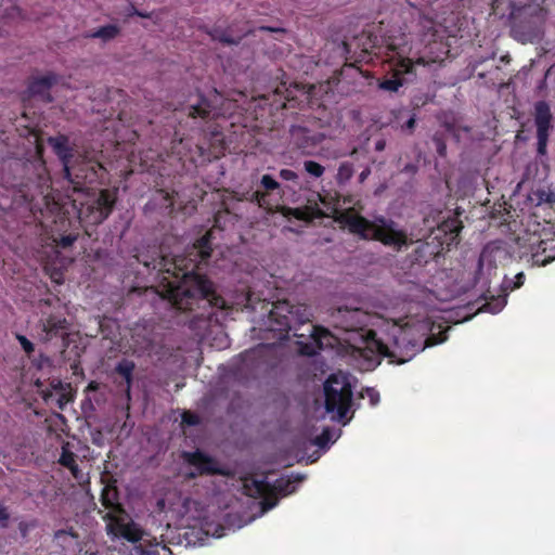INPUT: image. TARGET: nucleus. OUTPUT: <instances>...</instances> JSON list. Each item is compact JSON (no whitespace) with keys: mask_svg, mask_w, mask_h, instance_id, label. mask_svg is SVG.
<instances>
[{"mask_svg":"<svg viewBox=\"0 0 555 555\" xmlns=\"http://www.w3.org/2000/svg\"><path fill=\"white\" fill-rule=\"evenodd\" d=\"M14 170L23 173L20 180H15L12 186L16 189L18 196L30 207L37 208L35 202L40 197L46 206L39 208L40 224L50 230L51 238L56 247L67 249L78 240L82 225H99L112 214L117 194L109 189L99 192H86V198L77 205L73 201V208L77 211V219H72L65 205L59 201H51L48 192L50 177L42 159L15 162Z\"/></svg>","mask_w":555,"mask_h":555,"instance_id":"nucleus-1","label":"nucleus"},{"mask_svg":"<svg viewBox=\"0 0 555 555\" xmlns=\"http://www.w3.org/2000/svg\"><path fill=\"white\" fill-rule=\"evenodd\" d=\"M211 232L205 233L193 244L189 255L169 257L160 250L151 262H144L158 272L157 293L176 310L193 311L201 302L219 309L227 307L214 283L197 272L199 264L211 256Z\"/></svg>","mask_w":555,"mask_h":555,"instance_id":"nucleus-2","label":"nucleus"},{"mask_svg":"<svg viewBox=\"0 0 555 555\" xmlns=\"http://www.w3.org/2000/svg\"><path fill=\"white\" fill-rule=\"evenodd\" d=\"M313 318L310 308L306 304L293 305L288 300H280L272 304L268 319L258 328V338L262 340L253 349L241 353L242 362L248 366L263 351L270 350L283 340L288 338L289 332L296 337H305L306 334L298 333V327L311 323Z\"/></svg>","mask_w":555,"mask_h":555,"instance_id":"nucleus-3","label":"nucleus"},{"mask_svg":"<svg viewBox=\"0 0 555 555\" xmlns=\"http://www.w3.org/2000/svg\"><path fill=\"white\" fill-rule=\"evenodd\" d=\"M399 14L395 11L391 12L389 22L380 20L376 28V33L365 29L359 36L348 43L344 42L347 53L350 52L351 47H356L354 62L369 63L372 61L373 55H378L383 48L395 53L398 52L402 44H405V25L398 24Z\"/></svg>","mask_w":555,"mask_h":555,"instance_id":"nucleus-4","label":"nucleus"},{"mask_svg":"<svg viewBox=\"0 0 555 555\" xmlns=\"http://www.w3.org/2000/svg\"><path fill=\"white\" fill-rule=\"evenodd\" d=\"M337 220L346 225L350 233L359 235L363 240L380 242L395 251H400L412 243L404 229L399 228L396 221L384 216L375 217L371 221L361 215L347 210L341 212Z\"/></svg>","mask_w":555,"mask_h":555,"instance_id":"nucleus-5","label":"nucleus"},{"mask_svg":"<svg viewBox=\"0 0 555 555\" xmlns=\"http://www.w3.org/2000/svg\"><path fill=\"white\" fill-rule=\"evenodd\" d=\"M365 340L367 345L374 347L379 354L400 364L411 360L424 349L422 337H416L412 328H398L397 334L393 335L391 347L378 339L377 334L372 330L366 332Z\"/></svg>","mask_w":555,"mask_h":555,"instance_id":"nucleus-6","label":"nucleus"},{"mask_svg":"<svg viewBox=\"0 0 555 555\" xmlns=\"http://www.w3.org/2000/svg\"><path fill=\"white\" fill-rule=\"evenodd\" d=\"M547 11L540 5H526L512 14L511 33L521 42H538L544 35Z\"/></svg>","mask_w":555,"mask_h":555,"instance_id":"nucleus-7","label":"nucleus"},{"mask_svg":"<svg viewBox=\"0 0 555 555\" xmlns=\"http://www.w3.org/2000/svg\"><path fill=\"white\" fill-rule=\"evenodd\" d=\"M63 171L64 178L72 185L74 192L86 193L101 182L106 170L99 162L80 158L74 160Z\"/></svg>","mask_w":555,"mask_h":555,"instance_id":"nucleus-8","label":"nucleus"},{"mask_svg":"<svg viewBox=\"0 0 555 555\" xmlns=\"http://www.w3.org/2000/svg\"><path fill=\"white\" fill-rule=\"evenodd\" d=\"M294 490L293 482L289 479L279 478L271 485L266 478L247 479L244 482V492L246 495L261 499V509L268 512L276 503V494L287 495Z\"/></svg>","mask_w":555,"mask_h":555,"instance_id":"nucleus-9","label":"nucleus"},{"mask_svg":"<svg viewBox=\"0 0 555 555\" xmlns=\"http://www.w3.org/2000/svg\"><path fill=\"white\" fill-rule=\"evenodd\" d=\"M391 63V77L385 78L379 82V88L390 92H397L400 87L413 81L416 77L415 66H425L427 62L424 57H418L415 61L410 57L402 56L398 51L396 55L390 59Z\"/></svg>","mask_w":555,"mask_h":555,"instance_id":"nucleus-10","label":"nucleus"},{"mask_svg":"<svg viewBox=\"0 0 555 555\" xmlns=\"http://www.w3.org/2000/svg\"><path fill=\"white\" fill-rule=\"evenodd\" d=\"M324 395L326 411L336 412L337 420L343 422L352 403L351 385L331 375L324 385Z\"/></svg>","mask_w":555,"mask_h":555,"instance_id":"nucleus-11","label":"nucleus"},{"mask_svg":"<svg viewBox=\"0 0 555 555\" xmlns=\"http://www.w3.org/2000/svg\"><path fill=\"white\" fill-rule=\"evenodd\" d=\"M284 192L281 184L270 175H263L259 181L258 189L250 195L249 201L268 214H274L280 205Z\"/></svg>","mask_w":555,"mask_h":555,"instance_id":"nucleus-12","label":"nucleus"},{"mask_svg":"<svg viewBox=\"0 0 555 555\" xmlns=\"http://www.w3.org/2000/svg\"><path fill=\"white\" fill-rule=\"evenodd\" d=\"M553 115L550 105L545 101L534 104V125L537 129V154L544 157L547 154L550 132L553 128Z\"/></svg>","mask_w":555,"mask_h":555,"instance_id":"nucleus-13","label":"nucleus"},{"mask_svg":"<svg viewBox=\"0 0 555 555\" xmlns=\"http://www.w3.org/2000/svg\"><path fill=\"white\" fill-rule=\"evenodd\" d=\"M335 327L357 332L366 325V314L359 308L338 307L331 314Z\"/></svg>","mask_w":555,"mask_h":555,"instance_id":"nucleus-14","label":"nucleus"},{"mask_svg":"<svg viewBox=\"0 0 555 555\" xmlns=\"http://www.w3.org/2000/svg\"><path fill=\"white\" fill-rule=\"evenodd\" d=\"M218 95L210 100L202 93L196 94L194 102L190 101L184 107L186 115L192 119L208 121L222 115L221 108L217 105Z\"/></svg>","mask_w":555,"mask_h":555,"instance_id":"nucleus-15","label":"nucleus"},{"mask_svg":"<svg viewBox=\"0 0 555 555\" xmlns=\"http://www.w3.org/2000/svg\"><path fill=\"white\" fill-rule=\"evenodd\" d=\"M183 457L188 464L196 468V473L190 474L192 478L197 475H225V470L219 466V463L212 456L196 450L194 452H185Z\"/></svg>","mask_w":555,"mask_h":555,"instance_id":"nucleus-16","label":"nucleus"},{"mask_svg":"<svg viewBox=\"0 0 555 555\" xmlns=\"http://www.w3.org/2000/svg\"><path fill=\"white\" fill-rule=\"evenodd\" d=\"M56 82L57 75L54 73H48L40 77H30L23 101L25 102L28 99L38 98L44 103H51L53 101L51 89Z\"/></svg>","mask_w":555,"mask_h":555,"instance_id":"nucleus-17","label":"nucleus"},{"mask_svg":"<svg viewBox=\"0 0 555 555\" xmlns=\"http://www.w3.org/2000/svg\"><path fill=\"white\" fill-rule=\"evenodd\" d=\"M42 324L41 338L44 341H50L54 338L62 339V346H68L67 336L69 331V323L65 317L61 314H50L44 320L40 321Z\"/></svg>","mask_w":555,"mask_h":555,"instance_id":"nucleus-18","label":"nucleus"},{"mask_svg":"<svg viewBox=\"0 0 555 555\" xmlns=\"http://www.w3.org/2000/svg\"><path fill=\"white\" fill-rule=\"evenodd\" d=\"M289 134L291 142L304 154H310L323 139L320 132L299 125L292 126Z\"/></svg>","mask_w":555,"mask_h":555,"instance_id":"nucleus-19","label":"nucleus"},{"mask_svg":"<svg viewBox=\"0 0 555 555\" xmlns=\"http://www.w3.org/2000/svg\"><path fill=\"white\" fill-rule=\"evenodd\" d=\"M462 229L463 223L459 214H452L438 222L437 228L431 230V234H435V238L441 241V244L451 245L456 242Z\"/></svg>","mask_w":555,"mask_h":555,"instance_id":"nucleus-20","label":"nucleus"},{"mask_svg":"<svg viewBox=\"0 0 555 555\" xmlns=\"http://www.w3.org/2000/svg\"><path fill=\"white\" fill-rule=\"evenodd\" d=\"M10 3L4 5L2 2L0 4V35L9 36L18 24L22 22V11L21 9L13 2V0H8Z\"/></svg>","mask_w":555,"mask_h":555,"instance_id":"nucleus-21","label":"nucleus"},{"mask_svg":"<svg viewBox=\"0 0 555 555\" xmlns=\"http://www.w3.org/2000/svg\"><path fill=\"white\" fill-rule=\"evenodd\" d=\"M48 144L52 147L54 154L59 157L62 163L63 169L73 163L74 149L69 143V139L65 134H59L50 137Z\"/></svg>","mask_w":555,"mask_h":555,"instance_id":"nucleus-22","label":"nucleus"},{"mask_svg":"<svg viewBox=\"0 0 555 555\" xmlns=\"http://www.w3.org/2000/svg\"><path fill=\"white\" fill-rule=\"evenodd\" d=\"M279 212L286 219H297L300 221L311 222L315 218L321 216V210L315 206H304V207H287L283 205H279L274 210V214Z\"/></svg>","mask_w":555,"mask_h":555,"instance_id":"nucleus-23","label":"nucleus"},{"mask_svg":"<svg viewBox=\"0 0 555 555\" xmlns=\"http://www.w3.org/2000/svg\"><path fill=\"white\" fill-rule=\"evenodd\" d=\"M176 194L175 191L169 192L164 189H158L151 199V205L159 210L160 214L171 216L175 211Z\"/></svg>","mask_w":555,"mask_h":555,"instance_id":"nucleus-24","label":"nucleus"},{"mask_svg":"<svg viewBox=\"0 0 555 555\" xmlns=\"http://www.w3.org/2000/svg\"><path fill=\"white\" fill-rule=\"evenodd\" d=\"M114 532L116 535L124 538L125 540L132 543H141L142 540V530L141 528L134 524L133 521H124L122 519L118 520L114 525Z\"/></svg>","mask_w":555,"mask_h":555,"instance_id":"nucleus-25","label":"nucleus"},{"mask_svg":"<svg viewBox=\"0 0 555 555\" xmlns=\"http://www.w3.org/2000/svg\"><path fill=\"white\" fill-rule=\"evenodd\" d=\"M555 260V241H541L539 250L532 254V263L535 266H546Z\"/></svg>","mask_w":555,"mask_h":555,"instance_id":"nucleus-26","label":"nucleus"},{"mask_svg":"<svg viewBox=\"0 0 555 555\" xmlns=\"http://www.w3.org/2000/svg\"><path fill=\"white\" fill-rule=\"evenodd\" d=\"M135 369V364L133 361L122 358L115 366V372L122 377L125 382V392L128 399H130L131 395V386L133 382V372Z\"/></svg>","mask_w":555,"mask_h":555,"instance_id":"nucleus-27","label":"nucleus"},{"mask_svg":"<svg viewBox=\"0 0 555 555\" xmlns=\"http://www.w3.org/2000/svg\"><path fill=\"white\" fill-rule=\"evenodd\" d=\"M79 535L74 530V528L68 529H60L56 530L53 534V540L55 544L62 550L67 551L69 550L73 544L78 540Z\"/></svg>","mask_w":555,"mask_h":555,"instance_id":"nucleus-28","label":"nucleus"},{"mask_svg":"<svg viewBox=\"0 0 555 555\" xmlns=\"http://www.w3.org/2000/svg\"><path fill=\"white\" fill-rule=\"evenodd\" d=\"M120 34V27L115 24L101 26L98 29L88 31L83 37L89 39H101L104 42L113 40Z\"/></svg>","mask_w":555,"mask_h":555,"instance_id":"nucleus-29","label":"nucleus"},{"mask_svg":"<svg viewBox=\"0 0 555 555\" xmlns=\"http://www.w3.org/2000/svg\"><path fill=\"white\" fill-rule=\"evenodd\" d=\"M159 548L169 551L166 545H162L158 542L139 543L133 546L130 555H160Z\"/></svg>","mask_w":555,"mask_h":555,"instance_id":"nucleus-30","label":"nucleus"},{"mask_svg":"<svg viewBox=\"0 0 555 555\" xmlns=\"http://www.w3.org/2000/svg\"><path fill=\"white\" fill-rule=\"evenodd\" d=\"M505 305H506L505 296H498V297L492 296L491 300L487 301L482 308L485 311H488L491 313H498L505 307Z\"/></svg>","mask_w":555,"mask_h":555,"instance_id":"nucleus-31","label":"nucleus"},{"mask_svg":"<svg viewBox=\"0 0 555 555\" xmlns=\"http://www.w3.org/2000/svg\"><path fill=\"white\" fill-rule=\"evenodd\" d=\"M304 168L313 178L322 177L325 171V168L314 160L304 162Z\"/></svg>","mask_w":555,"mask_h":555,"instance_id":"nucleus-32","label":"nucleus"},{"mask_svg":"<svg viewBox=\"0 0 555 555\" xmlns=\"http://www.w3.org/2000/svg\"><path fill=\"white\" fill-rule=\"evenodd\" d=\"M332 429L330 427H325L320 435H318L313 439V444L318 446L319 448H325L332 440Z\"/></svg>","mask_w":555,"mask_h":555,"instance_id":"nucleus-33","label":"nucleus"},{"mask_svg":"<svg viewBox=\"0 0 555 555\" xmlns=\"http://www.w3.org/2000/svg\"><path fill=\"white\" fill-rule=\"evenodd\" d=\"M38 520L37 519H30V520H22L18 522V531L23 539H26L29 534V532L38 527Z\"/></svg>","mask_w":555,"mask_h":555,"instance_id":"nucleus-34","label":"nucleus"},{"mask_svg":"<svg viewBox=\"0 0 555 555\" xmlns=\"http://www.w3.org/2000/svg\"><path fill=\"white\" fill-rule=\"evenodd\" d=\"M59 463L66 468L74 466V463H76L75 453L68 450L67 448H63L61 456L59 459Z\"/></svg>","mask_w":555,"mask_h":555,"instance_id":"nucleus-35","label":"nucleus"},{"mask_svg":"<svg viewBox=\"0 0 555 555\" xmlns=\"http://www.w3.org/2000/svg\"><path fill=\"white\" fill-rule=\"evenodd\" d=\"M248 33L249 31H246L245 34H243L241 36L234 37V36L231 35L229 29H224V31L222 34V37H219V42L224 43V44H229V46H231V44L236 46V44H238L241 42L242 38L244 36H246Z\"/></svg>","mask_w":555,"mask_h":555,"instance_id":"nucleus-36","label":"nucleus"},{"mask_svg":"<svg viewBox=\"0 0 555 555\" xmlns=\"http://www.w3.org/2000/svg\"><path fill=\"white\" fill-rule=\"evenodd\" d=\"M353 175L352 165L349 163L340 164L337 172V178L340 181L349 180Z\"/></svg>","mask_w":555,"mask_h":555,"instance_id":"nucleus-37","label":"nucleus"},{"mask_svg":"<svg viewBox=\"0 0 555 555\" xmlns=\"http://www.w3.org/2000/svg\"><path fill=\"white\" fill-rule=\"evenodd\" d=\"M111 494H113V496H114L115 490L109 489L108 487H105L101 494V502H102L103 506H105L106 508H112L115 505L114 498H111Z\"/></svg>","mask_w":555,"mask_h":555,"instance_id":"nucleus-38","label":"nucleus"},{"mask_svg":"<svg viewBox=\"0 0 555 555\" xmlns=\"http://www.w3.org/2000/svg\"><path fill=\"white\" fill-rule=\"evenodd\" d=\"M308 335L313 337V339L320 344H322V336H327L328 332L322 327L310 324L308 330Z\"/></svg>","mask_w":555,"mask_h":555,"instance_id":"nucleus-39","label":"nucleus"},{"mask_svg":"<svg viewBox=\"0 0 555 555\" xmlns=\"http://www.w3.org/2000/svg\"><path fill=\"white\" fill-rule=\"evenodd\" d=\"M16 339L18 340L22 349L27 353V356H30L34 352L35 346L26 336L16 335Z\"/></svg>","mask_w":555,"mask_h":555,"instance_id":"nucleus-40","label":"nucleus"},{"mask_svg":"<svg viewBox=\"0 0 555 555\" xmlns=\"http://www.w3.org/2000/svg\"><path fill=\"white\" fill-rule=\"evenodd\" d=\"M362 398H369L372 406L376 405L379 402V393L374 388H365L363 392H361Z\"/></svg>","mask_w":555,"mask_h":555,"instance_id":"nucleus-41","label":"nucleus"},{"mask_svg":"<svg viewBox=\"0 0 555 555\" xmlns=\"http://www.w3.org/2000/svg\"><path fill=\"white\" fill-rule=\"evenodd\" d=\"M279 177L284 181H292L295 184H298V175L292 169H281L279 171Z\"/></svg>","mask_w":555,"mask_h":555,"instance_id":"nucleus-42","label":"nucleus"},{"mask_svg":"<svg viewBox=\"0 0 555 555\" xmlns=\"http://www.w3.org/2000/svg\"><path fill=\"white\" fill-rule=\"evenodd\" d=\"M415 126H416V118H415V115H412V116H410V118L406 121H404L401 125V129H402V131H404L406 133H413Z\"/></svg>","mask_w":555,"mask_h":555,"instance_id":"nucleus-43","label":"nucleus"},{"mask_svg":"<svg viewBox=\"0 0 555 555\" xmlns=\"http://www.w3.org/2000/svg\"><path fill=\"white\" fill-rule=\"evenodd\" d=\"M72 400H73V397L68 392H66V389L61 390L60 396L57 398L59 408L63 409L64 405H66Z\"/></svg>","mask_w":555,"mask_h":555,"instance_id":"nucleus-44","label":"nucleus"},{"mask_svg":"<svg viewBox=\"0 0 555 555\" xmlns=\"http://www.w3.org/2000/svg\"><path fill=\"white\" fill-rule=\"evenodd\" d=\"M182 421H183V423H185L186 425H190V426L197 425L199 422L198 416L196 414H193L190 412H185L183 414Z\"/></svg>","mask_w":555,"mask_h":555,"instance_id":"nucleus-45","label":"nucleus"},{"mask_svg":"<svg viewBox=\"0 0 555 555\" xmlns=\"http://www.w3.org/2000/svg\"><path fill=\"white\" fill-rule=\"evenodd\" d=\"M10 518V514L8 508L3 505H0V524L2 528L8 527V520Z\"/></svg>","mask_w":555,"mask_h":555,"instance_id":"nucleus-46","label":"nucleus"},{"mask_svg":"<svg viewBox=\"0 0 555 555\" xmlns=\"http://www.w3.org/2000/svg\"><path fill=\"white\" fill-rule=\"evenodd\" d=\"M229 215V210L228 209H224V210H218L217 214L215 215V224L214 227L215 228H222L221 227V222H223V218L225 216Z\"/></svg>","mask_w":555,"mask_h":555,"instance_id":"nucleus-47","label":"nucleus"},{"mask_svg":"<svg viewBox=\"0 0 555 555\" xmlns=\"http://www.w3.org/2000/svg\"><path fill=\"white\" fill-rule=\"evenodd\" d=\"M260 31H269V33H275V34H285L286 29L283 27H272V26H260L258 28Z\"/></svg>","mask_w":555,"mask_h":555,"instance_id":"nucleus-48","label":"nucleus"},{"mask_svg":"<svg viewBox=\"0 0 555 555\" xmlns=\"http://www.w3.org/2000/svg\"><path fill=\"white\" fill-rule=\"evenodd\" d=\"M211 135H212V139L216 142L220 143V151L219 152L223 153V151H224V143H223V135H222V133L219 132V131H212Z\"/></svg>","mask_w":555,"mask_h":555,"instance_id":"nucleus-49","label":"nucleus"},{"mask_svg":"<svg viewBox=\"0 0 555 555\" xmlns=\"http://www.w3.org/2000/svg\"><path fill=\"white\" fill-rule=\"evenodd\" d=\"M223 31L224 29L215 27L209 31V35L214 40L219 41V37H222Z\"/></svg>","mask_w":555,"mask_h":555,"instance_id":"nucleus-50","label":"nucleus"},{"mask_svg":"<svg viewBox=\"0 0 555 555\" xmlns=\"http://www.w3.org/2000/svg\"><path fill=\"white\" fill-rule=\"evenodd\" d=\"M52 388L55 389V391L61 392V390H65L67 387H69V384L64 385L61 380H55L51 384Z\"/></svg>","mask_w":555,"mask_h":555,"instance_id":"nucleus-51","label":"nucleus"},{"mask_svg":"<svg viewBox=\"0 0 555 555\" xmlns=\"http://www.w3.org/2000/svg\"><path fill=\"white\" fill-rule=\"evenodd\" d=\"M515 279H516V281L514 283V286L512 287L513 289L518 288L524 284L525 274L520 272V273L516 274Z\"/></svg>","mask_w":555,"mask_h":555,"instance_id":"nucleus-52","label":"nucleus"},{"mask_svg":"<svg viewBox=\"0 0 555 555\" xmlns=\"http://www.w3.org/2000/svg\"><path fill=\"white\" fill-rule=\"evenodd\" d=\"M437 143V152L440 156L446 155L447 146L441 140H436Z\"/></svg>","mask_w":555,"mask_h":555,"instance_id":"nucleus-53","label":"nucleus"},{"mask_svg":"<svg viewBox=\"0 0 555 555\" xmlns=\"http://www.w3.org/2000/svg\"><path fill=\"white\" fill-rule=\"evenodd\" d=\"M67 469H69L70 473L73 474V476L76 477V478L78 477V474L80 473V469H79V466H78L77 462L74 463V466L68 467Z\"/></svg>","mask_w":555,"mask_h":555,"instance_id":"nucleus-54","label":"nucleus"},{"mask_svg":"<svg viewBox=\"0 0 555 555\" xmlns=\"http://www.w3.org/2000/svg\"><path fill=\"white\" fill-rule=\"evenodd\" d=\"M198 151H199V155L204 158H206V155H205V151H204V147L203 146H197ZM210 156H214V157H218L217 154H210L207 156V158H209Z\"/></svg>","mask_w":555,"mask_h":555,"instance_id":"nucleus-55","label":"nucleus"},{"mask_svg":"<svg viewBox=\"0 0 555 555\" xmlns=\"http://www.w3.org/2000/svg\"><path fill=\"white\" fill-rule=\"evenodd\" d=\"M135 15L140 16V17H143V18H150L151 17L150 13L143 12V11H135Z\"/></svg>","mask_w":555,"mask_h":555,"instance_id":"nucleus-56","label":"nucleus"},{"mask_svg":"<svg viewBox=\"0 0 555 555\" xmlns=\"http://www.w3.org/2000/svg\"><path fill=\"white\" fill-rule=\"evenodd\" d=\"M246 300H247L246 306H247V307H251V308H254V307H253V301H254V299H253V294H248V295H247Z\"/></svg>","mask_w":555,"mask_h":555,"instance_id":"nucleus-57","label":"nucleus"},{"mask_svg":"<svg viewBox=\"0 0 555 555\" xmlns=\"http://www.w3.org/2000/svg\"><path fill=\"white\" fill-rule=\"evenodd\" d=\"M384 147H385V142H384V141H378V142H376V146H375V149H376L377 151H383V150H384Z\"/></svg>","mask_w":555,"mask_h":555,"instance_id":"nucleus-58","label":"nucleus"},{"mask_svg":"<svg viewBox=\"0 0 555 555\" xmlns=\"http://www.w3.org/2000/svg\"><path fill=\"white\" fill-rule=\"evenodd\" d=\"M135 11H139V10H138V9H135L133 5H131V10H130V12L128 13V16L135 15Z\"/></svg>","mask_w":555,"mask_h":555,"instance_id":"nucleus-59","label":"nucleus"},{"mask_svg":"<svg viewBox=\"0 0 555 555\" xmlns=\"http://www.w3.org/2000/svg\"><path fill=\"white\" fill-rule=\"evenodd\" d=\"M405 170H406V171H414V170H415V166H413V165H408V166L405 167Z\"/></svg>","mask_w":555,"mask_h":555,"instance_id":"nucleus-60","label":"nucleus"},{"mask_svg":"<svg viewBox=\"0 0 555 555\" xmlns=\"http://www.w3.org/2000/svg\"><path fill=\"white\" fill-rule=\"evenodd\" d=\"M89 388H95V386H93V383L89 384Z\"/></svg>","mask_w":555,"mask_h":555,"instance_id":"nucleus-61","label":"nucleus"},{"mask_svg":"<svg viewBox=\"0 0 555 555\" xmlns=\"http://www.w3.org/2000/svg\"><path fill=\"white\" fill-rule=\"evenodd\" d=\"M424 247H425V245H421V247H418V248L416 249V251H418V249L424 248Z\"/></svg>","mask_w":555,"mask_h":555,"instance_id":"nucleus-62","label":"nucleus"}]
</instances>
